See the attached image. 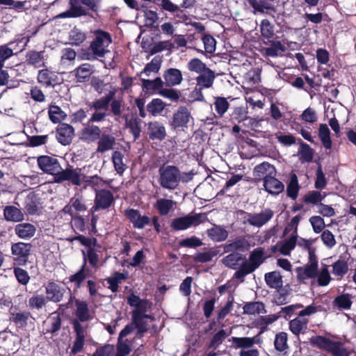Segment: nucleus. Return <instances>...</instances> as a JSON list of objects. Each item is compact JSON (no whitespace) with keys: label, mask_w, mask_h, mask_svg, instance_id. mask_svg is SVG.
<instances>
[{"label":"nucleus","mask_w":356,"mask_h":356,"mask_svg":"<svg viewBox=\"0 0 356 356\" xmlns=\"http://www.w3.org/2000/svg\"><path fill=\"white\" fill-rule=\"evenodd\" d=\"M48 113L50 120L55 124L60 122L66 116L61 108L56 105L50 106Z\"/></svg>","instance_id":"nucleus-63"},{"label":"nucleus","mask_w":356,"mask_h":356,"mask_svg":"<svg viewBox=\"0 0 356 356\" xmlns=\"http://www.w3.org/2000/svg\"><path fill=\"white\" fill-rule=\"evenodd\" d=\"M207 220L205 213H189L184 216L177 217L172 220L170 228L172 231L179 232L197 227Z\"/></svg>","instance_id":"nucleus-5"},{"label":"nucleus","mask_w":356,"mask_h":356,"mask_svg":"<svg viewBox=\"0 0 356 356\" xmlns=\"http://www.w3.org/2000/svg\"><path fill=\"white\" fill-rule=\"evenodd\" d=\"M101 133L98 126L87 122L79 132V138L84 142L93 143L100 138Z\"/></svg>","instance_id":"nucleus-18"},{"label":"nucleus","mask_w":356,"mask_h":356,"mask_svg":"<svg viewBox=\"0 0 356 356\" xmlns=\"http://www.w3.org/2000/svg\"><path fill=\"white\" fill-rule=\"evenodd\" d=\"M264 250L262 248H257L254 249L250 254L248 260L251 265L257 269L265 261Z\"/></svg>","instance_id":"nucleus-43"},{"label":"nucleus","mask_w":356,"mask_h":356,"mask_svg":"<svg viewBox=\"0 0 356 356\" xmlns=\"http://www.w3.org/2000/svg\"><path fill=\"white\" fill-rule=\"evenodd\" d=\"M3 216L7 221L20 222L24 216L21 209L15 206H6L3 209Z\"/></svg>","instance_id":"nucleus-37"},{"label":"nucleus","mask_w":356,"mask_h":356,"mask_svg":"<svg viewBox=\"0 0 356 356\" xmlns=\"http://www.w3.org/2000/svg\"><path fill=\"white\" fill-rule=\"evenodd\" d=\"M300 188L298 177L296 174H293L286 186V195L293 200H296L298 196Z\"/></svg>","instance_id":"nucleus-46"},{"label":"nucleus","mask_w":356,"mask_h":356,"mask_svg":"<svg viewBox=\"0 0 356 356\" xmlns=\"http://www.w3.org/2000/svg\"><path fill=\"white\" fill-rule=\"evenodd\" d=\"M277 171L273 165L268 162H262L257 165L253 170V175L257 181H264L270 175H276Z\"/></svg>","instance_id":"nucleus-21"},{"label":"nucleus","mask_w":356,"mask_h":356,"mask_svg":"<svg viewBox=\"0 0 356 356\" xmlns=\"http://www.w3.org/2000/svg\"><path fill=\"white\" fill-rule=\"evenodd\" d=\"M31 317L30 312L24 310L20 312H11L10 320L18 327L24 328L28 325V321Z\"/></svg>","instance_id":"nucleus-35"},{"label":"nucleus","mask_w":356,"mask_h":356,"mask_svg":"<svg viewBox=\"0 0 356 356\" xmlns=\"http://www.w3.org/2000/svg\"><path fill=\"white\" fill-rule=\"evenodd\" d=\"M325 197V195H323L318 191H312L303 197L302 200L306 204H312L313 205L318 206Z\"/></svg>","instance_id":"nucleus-60"},{"label":"nucleus","mask_w":356,"mask_h":356,"mask_svg":"<svg viewBox=\"0 0 356 356\" xmlns=\"http://www.w3.org/2000/svg\"><path fill=\"white\" fill-rule=\"evenodd\" d=\"M38 82L46 88H54L60 83V80L56 72L49 69H42L38 71L37 76Z\"/></svg>","instance_id":"nucleus-16"},{"label":"nucleus","mask_w":356,"mask_h":356,"mask_svg":"<svg viewBox=\"0 0 356 356\" xmlns=\"http://www.w3.org/2000/svg\"><path fill=\"white\" fill-rule=\"evenodd\" d=\"M308 323V318L298 316L289 321V330L296 337L299 339L300 334L301 333H305L307 329Z\"/></svg>","instance_id":"nucleus-27"},{"label":"nucleus","mask_w":356,"mask_h":356,"mask_svg":"<svg viewBox=\"0 0 356 356\" xmlns=\"http://www.w3.org/2000/svg\"><path fill=\"white\" fill-rule=\"evenodd\" d=\"M115 348L113 344H105L97 348L91 356H114Z\"/></svg>","instance_id":"nucleus-64"},{"label":"nucleus","mask_w":356,"mask_h":356,"mask_svg":"<svg viewBox=\"0 0 356 356\" xmlns=\"http://www.w3.org/2000/svg\"><path fill=\"white\" fill-rule=\"evenodd\" d=\"M81 169L79 168H74L71 165H68L65 170H60L56 177H54L56 183H63L64 181H70L72 185L80 186L82 184Z\"/></svg>","instance_id":"nucleus-10"},{"label":"nucleus","mask_w":356,"mask_h":356,"mask_svg":"<svg viewBox=\"0 0 356 356\" xmlns=\"http://www.w3.org/2000/svg\"><path fill=\"white\" fill-rule=\"evenodd\" d=\"M37 163L39 168L44 173L54 175V177H56L60 170H61V165L58 159L54 156H40L37 158Z\"/></svg>","instance_id":"nucleus-11"},{"label":"nucleus","mask_w":356,"mask_h":356,"mask_svg":"<svg viewBox=\"0 0 356 356\" xmlns=\"http://www.w3.org/2000/svg\"><path fill=\"white\" fill-rule=\"evenodd\" d=\"M94 72V66L88 63L81 64L74 70V76L79 83L88 81Z\"/></svg>","instance_id":"nucleus-26"},{"label":"nucleus","mask_w":356,"mask_h":356,"mask_svg":"<svg viewBox=\"0 0 356 356\" xmlns=\"http://www.w3.org/2000/svg\"><path fill=\"white\" fill-rule=\"evenodd\" d=\"M147 130L149 138L152 140L162 141L166 138L165 127L161 122H149L147 124Z\"/></svg>","instance_id":"nucleus-22"},{"label":"nucleus","mask_w":356,"mask_h":356,"mask_svg":"<svg viewBox=\"0 0 356 356\" xmlns=\"http://www.w3.org/2000/svg\"><path fill=\"white\" fill-rule=\"evenodd\" d=\"M264 42L265 44L270 45L269 47H267L265 49L266 54L268 56L275 57L278 55L279 51L282 52H284L286 51L285 46L280 40L275 41L273 39H270L269 40H264Z\"/></svg>","instance_id":"nucleus-44"},{"label":"nucleus","mask_w":356,"mask_h":356,"mask_svg":"<svg viewBox=\"0 0 356 356\" xmlns=\"http://www.w3.org/2000/svg\"><path fill=\"white\" fill-rule=\"evenodd\" d=\"M332 274L335 276L343 277L348 271V264L345 259H339L332 265Z\"/></svg>","instance_id":"nucleus-59"},{"label":"nucleus","mask_w":356,"mask_h":356,"mask_svg":"<svg viewBox=\"0 0 356 356\" xmlns=\"http://www.w3.org/2000/svg\"><path fill=\"white\" fill-rule=\"evenodd\" d=\"M159 7L165 11L170 12L171 13H175V16L179 19H186L187 17L184 13V11L180 9V8L172 3L170 0H161L160 4H159Z\"/></svg>","instance_id":"nucleus-41"},{"label":"nucleus","mask_w":356,"mask_h":356,"mask_svg":"<svg viewBox=\"0 0 356 356\" xmlns=\"http://www.w3.org/2000/svg\"><path fill=\"white\" fill-rule=\"evenodd\" d=\"M123 158L124 155L120 151H114L112 153V162L115 170L119 175H122L126 169L125 164L123 163Z\"/></svg>","instance_id":"nucleus-61"},{"label":"nucleus","mask_w":356,"mask_h":356,"mask_svg":"<svg viewBox=\"0 0 356 356\" xmlns=\"http://www.w3.org/2000/svg\"><path fill=\"white\" fill-rule=\"evenodd\" d=\"M191 118L189 109L186 106H180L173 113L169 124L175 130L188 127V124Z\"/></svg>","instance_id":"nucleus-12"},{"label":"nucleus","mask_w":356,"mask_h":356,"mask_svg":"<svg viewBox=\"0 0 356 356\" xmlns=\"http://www.w3.org/2000/svg\"><path fill=\"white\" fill-rule=\"evenodd\" d=\"M330 134V131L326 124H320L318 128V137L321 139L322 145L326 149H330L332 147Z\"/></svg>","instance_id":"nucleus-45"},{"label":"nucleus","mask_w":356,"mask_h":356,"mask_svg":"<svg viewBox=\"0 0 356 356\" xmlns=\"http://www.w3.org/2000/svg\"><path fill=\"white\" fill-rule=\"evenodd\" d=\"M44 325L43 332L44 334H50L51 337L56 335L62 327V319L60 314L56 312L52 313L47 321H44Z\"/></svg>","instance_id":"nucleus-20"},{"label":"nucleus","mask_w":356,"mask_h":356,"mask_svg":"<svg viewBox=\"0 0 356 356\" xmlns=\"http://www.w3.org/2000/svg\"><path fill=\"white\" fill-rule=\"evenodd\" d=\"M166 106V104L159 98L152 99L147 104V111L152 116H158L161 115Z\"/></svg>","instance_id":"nucleus-39"},{"label":"nucleus","mask_w":356,"mask_h":356,"mask_svg":"<svg viewBox=\"0 0 356 356\" xmlns=\"http://www.w3.org/2000/svg\"><path fill=\"white\" fill-rule=\"evenodd\" d=\"M310 344L332 356H350L351 350L345 343L332 340L321 335L312 336L309 339Z\"/></svg>","instance_id":"nucleus-1"},{"label":"nucleus","mask_w":356,"mask_h":356,"mask_svg":"<svg viewBox=\"0 0 356 356\" xmlns=\"http://www.w3.org/2000/svg\"><path fill=\"white\" fill-rule=\"evenodd\" d=\"M243 314L248 315H255L259 314H266L265 305L260 301L246 302L243 307Z\"/></svg>","instance_id":"nucleus-38"},{"label":"nucleus","mask_w":356,"mask_h":356,"mask_svg":"<svg viewBox=\"0 0 356 356\" xmlns=\"http://www.w3.org/2000/svg\"><path fill=\"white\" fill-rule=\"evenodd\" d=\"M40 199L34 193H30L25 198L24 209L27 215H35L39 211Z\"/></svg>","instance_id":"nucleus-28"},{"label":"nucleus","mask_w":356,"mask_h":356,"mask_svg":"<svg viewBox=\"0 0 356 356\" xmlns=\"http://www.w3.org/2000/svg\"><path fill=\"white\" fill-rule=\"evenodd\" d=\"M260 31L264 40H269L273 39L275 35L274 26L267 19H264L261 22Z\"/></svg>","instance_id":"nucleus-58"},{"label":"nucleus","mask_w":356,"mask_h":356,"mask_svg":"<svg viewBox=\"0 0 356 356\" xmlns=\"http://www.w3.org/2000/svg\"><path fill=\"white\" fill-rule=\"evenodd\" d=\"M100 2V0H70V8L59 14L58 17L61 18H76L90 15L87 9L81 5L85 6L89 10L97 13L99 10Z\"/></svg>","instance_id":"nucleus-3"},{"label":"nucleus","mask_w":356,"mask_h":356,"mask_svg":"<svg viewBox=\"0 0 356 356\" xmlns=\"http://www.w3.org/2000/svg\"><path fill=\"white\" fill-rule=\"evenodd\" d=\"M218 253L219 251L216 248H210L205 252H198L193 257V261L195 264L209 262L211 261Z\"/></svg>","instance_id":"nucleus-42"},{"label":"nucleus","mask_w":356,"mask_h":356,"mask_svg":"<svg viewBox=\"0 0 356 356\" xmlns=\"http://www.w3.org/2000/svg\"><path fill=\"white\" fill-rule=\"evenodd\" d=\"M126 125L130 129L134 140H137L141 132V120L137 117L132 116L130 119L126 118Z\"/></svg>","instance_id":"nucleus-51"},{"label":"nucleus","mask_w":356,"mask_h":356,"mask_svg":"<svg viewBox=\"0 0 356 356\" xmlns=\"http://www.w3.org/2000/svg\"><path fill=\"white\" fill-rule=\"evenodd\" d=\"M243 260L242 254L238 252H231L222 259V263L231 269H238L240 261Z\"/></svg>","instance_id":"nucleus-47"},{"label":"nucleus","mask_w":356,"mask_h":356,"mask_svg":"<svg viewBox=\"0 0 356 356\" xmlns=\"http://www.w3.org/2000/svg\"><path fill=\"white\" fill-rule=\"evenodd\" d=\"M277 294L275 295V301L277 305H282L287 302V297L290 295L291 289L289 284L282 286L280 288L275 289Z\"/></svg>","instance_id":"nucleus-55"},{"label":"nucleus","mask_w":356,"mask_h":356,"mask_svg":"<svg viewBox=\"0 0 356 356\" xmlns=\"http://www.w3.org/2000/svg\"><path fill=\"white\" fill-rule=\"evenodd\" d=\"M215 79V74L211 69H207L197 77V85L201 88H209L212 86Z\"/></svg>","instance_id":"nucleus-36"},{"label":"nucleus","mask_w":356,"mask_h":356,"mask_svg":"<svg viewBox=\"0 0 356 356\" xmlns=\"http://www.w3.org/2000/svg\"><path fill=\"white\" fill-rule=\"evenodd\" d=\"M33 245L29 243L17 242L11 245V254L15 266H24L29 262Z\"/></svg>","instance_id":"nucleus-7"},{"label":"nucleus","mask_w":356,"mask_h":356,"mask_svg":"<svg viewBox=\"0 0 356 356\" xmlns=\"http://www.w3.org/2000/svg\"><path fill=\"white\" fill-rule=\"evenodd\" d=\"M13 274L18 283L21 285L26 286L29 283L31 277L29 273L20 266L13 267Z\"/></svg>","instance_id":"nucleus-62"},{"label":"nucleus","mask_w":356,"mask_h":356,"mask_svg":"<svg viewBox=\"0 0 356 356\" xmlns=\"http://www.w3.org/2000/svg\"><path fill=\"white\" fill-rule=\"evenodd\" d=\"M122 330L119 334L118 343L116 346V353L114 352V356H127L130 351L131 348L129 345L127 343V340L123 341V338L127 337V335H123Z\"/></svg>","instance_id":"nucleus-54"},{"label":"nucleus","mask_w":356,"mask_h":356,"mask_svg":"<svg viewBox=\"0 0 356 356\" xmlns=\"http://www.w3.org/2000/svg\"><path fill=\"white\" fill-rule=\"evenodd\" d=\"M142 87L147 92H154L161 90L164 85V81L161 77H156L154 80L142 79Z\"/></svg>","instance_id":"nucleus-50"},{"label":"nucleus","mask_w":356,"mask_h":356,"mask_svg":"<svg viewBox=\"0 0 356 356\" xmlns=\"http://www.w3.org/2000/svg\"><path fill=\"white\" fill-rule=\"evenodd\" d=\"M83 254V262L79 270L74 274L69 277V281L74 284L76 289H80L84 280L87 278L90 272V270L86 268L87 261H88L90 266L92 268H97L99 262V255L93 247H90L87 250L86 254L84 251Z\"/></svg>","instance_id":"nucleus-2"},{"label":"nucleus","mask_w":356,"mask_h":356,"mask_svg":"<svg viewBox=\"0 0 356 356\" xmlns=\"http://www.w3.org/2000/svg\"><path fill=\"white\" fill-rule=\"evenodd\" d=\"M229 341H232L233 346L236 349L242 348V350H244L246 348H250L255 344L254 339H250V337H233Z\"/></svg>","instance_id":"nucleus-56"},{"label":"nucleus","mask_w":356,"mask_h":356,"mask_svg":"<svg viewBox=\"0 0 356 356\" xmlns=\"http://www.w3.org/2000/svg\"><path fill=\"white\" fill-rule=\"evenodd\" d=\"M75 317L72 319V327H84L81 323L90 321L93 315L90 312L88 302L86 300H76V308L74 312Z\"/></svg>","instance_id":"nucleus-9"},{"label":"nucleus","mask_w":356,"mask_h":356,"mask_svg":"<svg viewBox=\"0 0 356 356\" xmlns=\"http://www.w3.org/2000/svg\"><path fill=\"white\" fill-rule=\"evenodd\" d=\"M124 216L135 229H142L151 223V218L146 215L142 216L138 209H127L124 211Z\"/></svg>","instance_id":"nucleus-15"},{"label":"nucleus","mask_w":356,"mask_h":356,"mask_svg":"<svg viewBox=\"0 0 356 356\" xmlns=\"http://www.w3.org/2000/svg\"><path fill=\"white\" fill-rule=\"evenodd\" d=\"M264 280L266 285L270 289H278L283 285V277L277 270L265 273Z\"/></svg>","instance_id":"nucleus-32"},{"label":"nucleus","mask_w":356,"mask_h":356,"mask_svg":"<svg viewBox=\"0 0 356 356\" xmlns=\"http://www.w3.org/2000/svg\"><path fill=\"white\" fill-rule=\"evenodd\" d=\"M207 234L209 238L213 242H222L225 241L229 236V232L221 225H213L212 227L207 230Z\"/></svg>","instance_id":"nucleus-30"},{"label":"nucleus","mask_w":356,"mask_h":356,"mask_svg":"<svg viewBox=\"0 0 356 356\" xmlns=\"http://www.w3.org/2000/svg\"><path fill=\"white\" fill-rule=\"evenodd\" d=\"M111 35L106 31L99 30L97 31L93 40L91 42L89 49L95 57H104L108 51L106 48L111 43Z\"/></svg>","instance_id":"nucleus-6"},{"label":"nucleus","mask_w":356,"mask_h":356,"mask_svg":"<svg viewBox=\"0 0 356 356\" xmlns=\"http://www.w3.org/2000/svg\"><path fill=\"white\" fill-rule=\"evenodd\" d=\"M247 245V242L243 238H236L233 241L226 243L224 247L225 252H236V251H243Z\"/></svg>","instance_id":"nucleus-49"},{"label":"nucleus","mask_w":356,"mask_h":356,"mask_svg":"<svg viewBox=\"0 0 356 356\" xmlns=\"http://www.w3.org/2000/svg\"><path fill=\"white\" fill-rule=\"evenodd\" d=\"M318 263H308L302 273L298 272V279L302 280L305 278H314L318 275Z\"/></svg>","instance_id":"nucleus-52"},{"label":"nucleus","mask_w":356,"mask_h":356,"mask_svg":"<svg viewBox=\"0 0 356 356\" xmlns=\"http://www.w3.org/2000/svg\"><path fill=\"white\" fill-rule=\"evenodd\" d=\"M110 109L108 115L113 116L115 120L120 118L124 111V104L122 99H114L109 104Z\"/></svg>","instance_id":"nucleus-57"},{"label":"nucleus","mask_w":356,"mask_h":356,"mask_svg":"<svg viewBox=\"0 0 356 356\" xmlns=\"http://www.w3.org/2000/svg\"><path fill=\"white\" fill-rule=\"evenodd\" d=\"M148 324L142 316H131V322L122 329L123 335H129L136 329V337L141 338L148 330Z\"/></svg>","instance_id":"nucleus-13"},{"label":"nucleus","mask_w":356,"mask_h":356,"mask_svg":"<svg viewBox=\"0 0 356 356\" xmlns=\"http://www.w3.org/2000/svg\"><path fill=\"white\" fill-rule=\"evenodd\" d=\"M158 183L160 186L168 191L178 188L181 179V171L176 165H163L159 167Z\"/></svg>","instance_id":"nucleus-4"},{"label":"nucleus","mask_w":356,"mask_h":356,"mask_svg":"<svg viewBox=\"0 0 356 356\" xmlns=\"http://www.w3.org/2000/svg\"><path fill=\"white\" fill-rule=\"evenodd\" d=\"M177 202L170 199L159 198L154 204V208L161 216H167L175 210Z\"/></svg>","instance_id":"nucleus-31"},{"label":"nucleus","mask_w":356,"mask_h":356,"mask_svg":"<svg viewBox=\"0 0 356 356\" xmlns=\"http://www.w3.org/2000/svg\"><path fill=\"white\" fill-rule=\"evenodd\" d=\"M97 152L104 153L113 149L115 145V138L110 134H103L98 139Z\"/></svg>","instance_id":"nucleus-34"},{"label":"nucleus","mask_w":356,"mask_h":356,"mask_svg":"<svg viewBox=\"0 0 356 356\" xmlns=\"http://www.w3.org/2000/svg\"><path fill=\"white\" fill-rule=\"evenodd\" d=\"M35 227L29 222L19 223L15 227V234L22 239L31 238L35 235Z\"/></svg>","instance_id":"nucleus-29"},{"label":"nucleus","mask_w":356,"mask_h":356,"mask_svg":"<svg viewBox=\"0 0 356 356\" xmlns=\"http://www.w3.org/2000/svg\"><path fill=\"white\" fill-rule=\"evenodd\" d=\"M65 289L54 281H50L45 286L46 298L53 302H60L64 296Z\"/></svg>","instance_id":"nucleus-19"},{"label":"nucleus","mask_w":356,"mask_h":356,"mask_svg":"<svg viewBox=\"0 0 356 356\" xmlns=\"http://www.w3.org/2000/svg\"><path fill=\"white\" fill-rule=\"evenodd\" d=\"M274 347L279 353H286L289 348L288 344V334L285 332H280L275 336Z\"/></svg>","instance_id":"nucleus-40"},{"label":"nucleus","mask_w":356,"mask_h":356,"mask_svg":"<svg viewBox=\"0 0 356 356\" xmlns=\"http://www.w3.org/2000/svg\"><path fill=\"white\" fill-rule=\"evenodd\" d=\"M238 213L241 215L245 214L248 216V222L254 227H261L267 223L273 216V211L270 209L262 210L259 213H249L243 210H239Z\"/></svg>","instance_id":"nucleus-14"},{"label":"nucleus","mask_w":356,"mask_h":356,"mask_svg":"<svg viewBox=\"0 0 356 356\" xmlns=\"http://www.w3.org/2000/svg\"><path fill=\"white\" fill-rule=\"evenodd\" d=\"M44 51H37L35 50L29 51L26 56V63L29 65H32L35 68H39L44 65Z\"/></svg>","instance_id":"nucleus-33"},{"label":"nucleus","mask_w":356,"mask_h":356,"mask_svg":"<svg viewBox=\"0 0 356 356\" xmlns=\"http://www.w3.org/2000/svg\"><path fill=\"white\" fill-rule=\"evenodd\" d=\"M115 204V197L113 193L108 189L103 188L95 190L94 204L90 212L94 213L99 210H108Z\"/></svg>","instance_id":"nucleus-8"},{"label":"nucleus","mask_w":356,"mask_h":356,"mask_svg":"<svg viewBox=\"0 0 356 356\" xmlns=\"http://www.w3.org/2000/svg\"><path fill=\"white\" fill-rule=\"evenodd\" d=\"M237 270L234 274V278L240 280L241 282L244 281V277L253 273L255 269L252 265L245 259L239 265Z\"/></svg>","instance_id":"nucleus-48"},{"label":"nucleus","mask_w":356,"mask_h":356,"mask_svg":"<svg viewBox=\"0 0 356 356\" xmlns=\"http://www.w3.org/2000/svg\"><path fill=\"white\" fill-rule=\"evenodd\" d=\"M87 328V326L86 327H73L75 339L70 351L71 355H75L83 350L85 345V333Z\"/></svg>","instance_id":"nucleus-24"},{"label":"nucleus","mask_w":356,"mask_h":356,"mask_svg":"<svg viewBox=\"0 0 356 356\" xmlns=\"http://www.w3.org/2000/svg\"><path fill=\"white\" fill-rule=\"evenodd\" d=\"M163 76L165 80L164 84L168 87L179 85L183 80L181 72L177 68L170 67L164 71Z\"/></svg>","instance_id":"nucleus-25"},{"label":"nucleus","mask_w":356,"mask_h":356,"mask_svg":"<svg viewBox=\"0 0 356 356\" xmlns=\"http://www.w3.org/2000/svg\"><path fill=\"white\" fill-rule=\"evenodd\" d=\"M74 136V129L69 124L60 123L56 128V139L63 145H70Z\"/></svg>","instance_id":"nucleus-17"},{"label":"nucleus","mask_w":356,"mask_h":356,"mask_svg":"<svg viewBox=\"0 0 356 356\" xmlns=\"http://www.w3.org/2000/svg\"><path fill=\"white\" fill-rule=\"evenodd\" d=\"M276 175H270L264 181V187L269 194L277 195L284 189V184L275 178Z\"/></svg>","instance_id":"nucleus-23"},{"label":"nucleus","mask_w":356,"mask_h":356,"mask_svg":"<svg viewBox=\"0 0 356 356\" xmlns=\"http://www.w3.org/2000/svg\"><path fill=\"white\" fill-rule=\"evenodd\" d=\"M352 304L351 295L349 293L339 295L333 301V305L339 309H350Z\"/></svg>","instance_id":"nucleus-53"}]
</instances>
